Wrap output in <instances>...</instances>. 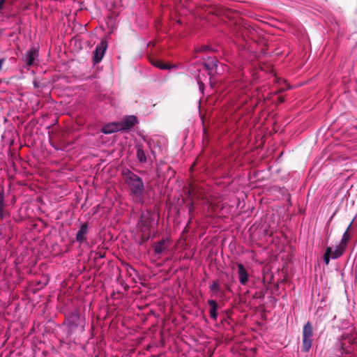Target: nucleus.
<instances>
[{"label":"nucleus","mask_w":357,"mask_h":357,"mask_svg":"<svg viewBox=\"0 0 357 357\" xmlns=\"http://www.w3.org/2000/svg\"><path fill=\"white\" fill-rule=\"evenodd\" d=\"M137 120L135 116H128L119 122L121 130H128L134 127Z\"/></svg>","instance_id":"20e7f679"},{"label":"nucleus","mask_w":357,"mask_h":357,"mask_svg":"<svg viewBox=\"0 0 357 357\" xmlns=\"http://www.w3.org/2000/svg\"><path fill=\"white\" fill-rule=\"evenodd\" d=\"M119 130H121L119 122L108 123L105 125L101 129L102 132L104 134H111Z\"/></svg>","instance_id":"9b49d317"},{"label":"nucleus","mask_w":357,"mask_h":357,"mask_svg":"<svg viewBox=\"0 0 357 357\" xmlns=\"http://www.w3.org/2000/svg\"><path fill=\"white\" fill-rule=\"evenodd\" d=\"M210 289L213 291H218L220 290V284L217 281H213L211 285L210 286Z\"/></svg>","instance_id":"5701e85b"},{"label":"nucleus","mask_w":357,"mask_h":357,"mask_svg":"<svg viewBox=\"0 0 357 357\" xmlns=\"http://www.w3.org/2000/svg\"><path fill=\"white\" fill-rule=\"evenodd\" d=\"M139 225L141 227L142 232H151V228L152 225V219L149 215H142L139 222Z\"/></svg>","instance_id":"423d86ee"},{"label":"nucleus","mask_w":357,"mask_h":357,"mask_svg":"<svg viewBox=\"0 0 357 357\" xmlns=\"http://www.w3.org/2000/svg\"><path fill=\"white\" fill-rule=\"evenodd\" d=\"M209 13L218 17H226L229 18L231 11L225 7L215 6L211 8Z\"/></svg>","instance_id":"0eeeda50"},{"label":"nucleus","mask_w":357,"mask_h":357,"mask_svg":"<svg viewBox=\"0 0 357 357\" xmlns=\"http://www.w3.org/2000/svg\"><path fill=\"white\" fill-rule=\"evenodd\" d=\"M168 248L167 239H162L154 245V252L157 255L162 254Z\"/></svg>","instance_id":"ddd939ff"},{"label":"nucleus","mask_w":357,"mask_h":357,"mask_svg":"<svg viewBox=\"0 0 357 357\" xmlns=\"http://www.w3.org/2000/svg\"><path fill=\"white\" fill-rule=\"evenodd\" d=\"M33 84V86H34L35 88H39L40 87L39 83L37 81L34 80Z\"/></svg>","instance_id":"bb28decb"},{"label":"nucleus","mask_w":357,"mask_h":357,"mask_svg":"<svg viewBox=\"0 0 357 357\" xmlns=\"http://www.w3.org/2000/svg\"><path fill=\"white\" fill-rule=\"evenodd\" d=\"M88 234V225L86 223H84L81 225L76 235V241L80 243L86 241V234Z\"/></svg>","instance_id":"6e6552de"},{"label":"nucleus","mask_w":357,"mask_h":357,"mask_svg":"<svg viewBox=\"0 0 357 357\" xmlns=\"http://www.w3.org/2000/svg\"><path fill=\"white\" fill-rule=\"evenodd\" d=\"M122 174L130 193L137 198H141L145 189L142 179L128 169L123 170Z\"/></svg>","instance_id":"f257e3e1"},{"label":"nucleus","mask_w":357,"mask_h":357,"mask_svg":"<svg viewBox=\"0 0 357 357\" xmlns=\"http://www.w3.org/2000/svg\"><path fill=\"white\" fill-rule=\"evenodd\" d=\"M187 207H188V211H189L190 214L192 213L194 211V210H195L194 202H193V201L192 199L188 204Z\"/></svg>","instance_id":"b1692460"},{"label":"nucleus","mask_w":357,"mask_h":357,"mask_svg":"<svg viewBox=\"0 0 357 357\" xmlns=\"http://www.w3.org/2000/svg\"><path fill=\"white\" fill-rule=\"evenodd\" d=\"M207 303H208V305L210 306V311H209L210 317L212 319H213L214 321H216L217 318H218V312H217L218 307V303L215 300H208L207 301Z\"/></svg>","instance_id":"4468645a"},{"label":"nucleus","mask_w":357,"mask_h":357,"mask_svg":"<svg viewBox=\"0 0 357 357\" xmlns=\"http://www.w3.org/2000/svg\"><path fill=\"white\" fill-rule=\"evenodd\" d=\"M137 157L139 162H146V156L143 149V146L141 144L137 145Z\"/></svg>","instance_id":"f3484780"},{"label":"nucleus","mask_w":357,"mask_h":357,"mask_svg":"<svg viewBox=\"0 0 357 357\" xmlns=\"http://www.w3.org/2000/svg\"><path fill=\"white\" fill-rule=\"evenodd\" d=\"M188 231V226H186L185 228H184V230H183V232H185Z\"/></svg>","instance_id":"7c9ffc66"},{"label":"nucleus","mask_w":357,"mask_h":357,"mask_svg":"<svg viewBox=\"0 0 357 357\" xmlns=\"http://www.w3.org/2000/svg\"><path fill=\"white\" fill-rule=\"evenodd\" d=\"M284 98L283 97L280 96V97L278 98V103H280V104L282 103V102H284Z\"/></svg>","instance_id":"a878e982"},{"label":"nucleus","mask_w":357,"mask_h":357,"mask_svg":"<svg viewBox=\"0 0 357 357\" xmlns=\"http://www.w3.org/2000/svg\"><path fill=\"white\" fill-rule=\"evenodd\" d=\"M5 204H4V197L3 194L2 192H0V218H3V208H4Z\"/></svg>","instance_id":"aec40b11"},{"label":"nucleus","mask_w":357,"mask_h":357,"mask_svg":"<svg viewBox=\"0 0 357 357\" xmlns=\"http://www.w3.org/2000/svg\"><path fill=\"white\" fill-rule=\"evenodd\" d=\"M313 341V328L310 321H307L303 328L302 332V351L308 352Z\"/></svg>","instance_id":"f03ea898"},{"label":"nucleus","mask_w":357,"mask_h":357,"mask_svg":"<svg viewBox=\"0 0 357 357\" xmlns=\"http://www.w3.org/2000/svg\"><path fill=\"white\" fill-rule=\"evenodd\" d=\"M189 193H190V197H196L197 198H199V196H197L195 193V189L193 188H192L190 191H189Z\"/></svg>","instance_id":"393cba45"},{"label":"nucleus","mask_w":357,"mask_h":357,"mask_svg":"<svg viewBox=\"0 0 357 357\" xmlns=\"http://www.w3.org/2000/svg\"><path fill=\"white\" fill-rule=\"evenodd\" d=\"M4 61H5V59H0V71L1 70L2 66H3V63H4Z\"/></svg>","instance_id":"cd10ccee"},{"label":"nucleus","mask_w":357,"mask_h":357,"mask_svg":"<svg viewBox=\"0 0 357 357\" xmlns=\"http://www.w3.org/2000/svg\"><path fill=\"white\" fill-rule=\"evenodd\" d=\"M218 62V61L216 58L208 57L206 61L204 63V66L205 68L209 71V74L216 70Z\"/></svg>","instance_id":"9d476101"},{"label":"nucleus","mask_w":357,"mask_h":357,"mask_svg":"<svg viewBox=\"0 0 357 357\" xmlns=\"http://www.w3.org/2000/svg\"><path fill=\"white\" fill-rule=\"evenodd\" d=\"M5 0H0V10L3 8Z\"/></svg>","instance_id":"c85d7f7f"},{"label":"nucleus","mask_w":357,"mask_h":357,"mask_svg":"<svg viewBox=\"0 0 357 357\" xmlns=\"http://www.w3.org/2000/svg\"><path fill=\"white\" fill-rule=\"evenodd\" d=\"M346 248L347 247L340 243V244L335 248V250H332L331 258L335 259L340 257L344 252Z\"/></svg>","instance_id":"2eb2a0df"},{"label":"nucleus","mask_w":357,"mask_h":357,"mask_svg":"<svg viewBox=\"0 0 357 357\" xmlns=\"http://www.w3.org/2000/svg\"><path fill=\"white\" fill-rule=\"evenodd\" d=\"M332 253V248L328 246L326 248V252L324 255V260L326 265H328L330 262V259L331 258Z\"/></svg>","instance_id":"6ab92c4d"},{"label":"nucleus","mask_w":357,"mask_h":357,"mask_svg":"<svg viewBox=\"0 0 357 357\" xmlns=\"http://www.w3.org/2000/svg\"><path fill=\"white\" fill-rule=\"evenodd\" d=\"M151 63L154 66H155V67H157V68H158L160 69L165 70V69L170 68V66L169 65L165 64L162 61L158 60V59L152 60L151 61Z\"/></svg>","instance_id":"a211bd4d"},{"label":"nucleus","mask_w":357,"mask_h":357,"mask_svg":"<svg viewBox=\"0 0 357 357\" xmlns=\"http://www.w3.org/2000/svg\"><path fill=\"white\" fill-rule=\"evenodd\" d=\"M353 222H354V220L350 222V224L347 227L346 231L343 234L342 240L340 241V243L342 244L343 245H344L345 247H347V244H348V243H349V240L351 238V234L349 232V230H350V229L351 227Z\"/></svg>","instance_id":"dca6fc26"},{"label":"nucleus","mask_w":357,"mask_h":357,"mask_svg":"<svg viewBox=\"0 0 357 357\" xmlns=\"http://www.w3.org/2000/svg\"><path fill=\"white\" fill-rule=\"evenodd\" d=\"M206 51H213V50L208 45H202L195 49V52L197 53L204 52Z\"/></svg>","instance_id":"412c9836"},{"label":"nucleus","mask_w":357,"mask_h":357,"mask_svg":"<svg viewBox=\"0 0 357 357\" xmlns=\"http://www.w3.org/2000/svg\"><path fill=\"white\" fill-rule=\"evenodd\" d=\"M38 56V50L33 47L26 52L23 60L27 66H31L34 64L36 59Z\"/></svg>","instance_id":"39448f33"},{"label":"nucleus","mask_w":357,"mask_h":357,"mask_svg":"<svg viewBox=\"0 0 357 357\" xmlns=\"http://www.w3.org/2000/svg\"><path fill=\"white\" fill-rule=\"evenodd\" d=\"M79 315L77 313H72L68 318L66 323L70 331H74L78 326Z\"/></svg>","instance_id":"f8f14e48"},{"label":"nucleus","mask_w":357,"mask_h":357,"mask_svg":"<svg viewBox=\"0 0 357 357\" xmlns=\"http://www.w3.org/2000/svg\"><path fill=\"white\" fill-rule=\"evenodd\" d=\"M107 47V43L105 40H102L100 43L96 46L93 56L95 63H99L102 59Z\"/></svg>","instance_id":"7ed1b4c3"},{"label":"nucleus","mask_w":357,"mask_h":357,"mask_svg":"<svg viewBox=\"0 0 357 357\" xmlns=\"http://www.w3.org/2000/svg\"><path fill=\"white\" fill-rule=\"evenodd\" d=\"M237 266L239 282L244 285L248 280V273L242 264H238Z\"/></svg>","instance_id":"1a4fd4ad"},{"label":"nucleus","mask_w":357,"mask_h":357,"mask_svg":"<svg viewBox=\"0 0 357 357\" xmlns=\"http://www.w3.org/2000/svg\"><path fill=\"white\" fill-rule=\"evenodd\" d=\"M151 233L149 232H142L141 240L139 244H143L146 242L150 238Z\"/></svg>","instance_id":"4be33fe9"},{"label":"nucleus","mask_w":357,"mask_h":357,"mask_svg":"<svg viewBox=\"0 0 357 357\" xmlns=\"http://www.w3.org/2000/svg\"><path fill=\"white\" fill-rule=\"evenodd\" d=\"M226 313H227V317H229L230 315H231V312L230 311H227Z\"/></svg>","instance_id":"c756f323"}]
</instances>
